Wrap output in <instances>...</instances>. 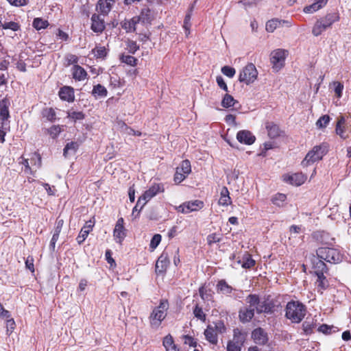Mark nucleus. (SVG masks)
Wrapping results in <instances>:
<instances>
[{
    "label": "nucleus",
    "instance_id": "f257e3e1",
    "mask_svg": "<svg viewBox=\"0 0 351 351\" xmlns=\"http://www.w3.org/2000/svg\"><path fill=\"white\" fill-rule=\"evenodd\" d=\"M169 308V302L167 300H161L158 306L155 307L151 313L149 319V324L153 329H158L162 322L167 316V311Z\"/></svg>",
    "mask_w": 351,
    "mask_h": 351
},
{
    "label": "nucleus",
    "instance_id": "f03ea898",
    "mask_svg": "<svg viewBox=\"0 0 351 351\" xmlns=\"http://www.w3.org/2000/svg\"><path fill=\"white\" fill-rule=\"evenodd\" d=\"M339 20V14L337 12H331L327 14L325 16L318 19L312 29V34L315 36L321 35L328 28H330L332 25Z\"/></svg>",
    "mask_w": 351,
    "mask_h": 351
},
{
    "label": "nucleus",
    "instance_id": "7ed1b4c3",
    "mask_svg": "<svg viewBox=\"0 0 351 351\" xmlns=\"http://www.w3.org/2000/svg\"><path fill=\"white\" fill-rule=\"evenodd\" d=\"M306 315L305 306L299 302H289L286 306V317L293 322L299 323Z\"/></svg>",
    "mask_w": 351,
    "mask_h": 351
},
{
    "label": "nucleus",
    "instance_id": "20e7f679",
    "mask_svg": "<svg viewBox=\"0 0 351 351\" xmlns=\"http://www.w3.org/2000/svg\"><path fill=\"white\" fill-rule=\"evenodd\" d=\"M246 302L250 308H254V313L258 314L269 313L271 311L272 306L266 300H261L258 295L250 294L246 298Z\"/></svg>",
    "mask_w": 351,
    "mask_h": 351
},
{
    "label": "nucleus",
    "instance_id": "39448f33",
    "mask_svg": "<svg viewBox=\"0 0 351 351\" xmlns=\"http://www.w3.org/2000/svg\"><path fill=\"white\" fill-rule=\"evenodd\" d=\"M328 152V146L326 144L315 145L306 155L302 162L304 167H306L322 159Z\"/></svg>",
    "mask_w": 351,
    "mask_h": 351
},
{
    "label": "nucleus",
    "instance_id": "423d86ee",
    "mask_svg": "<svg viewBox=\"0 0 351 351\" xmlns=\"http://www.w3.org/2000/svg\"><path fill=\"white\" fill-rule=\"evenodd\" d=\"M316 254L324 261L335 264L341 262L343 258L340 252L335 248L319 247L317 250Z\"/></svg>",
    "mask_w": 351,
    "mask_h": 351
},
{
    "label": "nucleus",
    "instance_id": "0eeeda50",
    "mask_svg": "<svg viewBox=\"0 0 351 351\" xmlns=\"http://www.w3.org/2000/svg\"><path fill=\"white\" fill-rule=\"evenodd\" d=\"M288 51L282 49H277L271 52L270 62L272 64V68L276 71H280L285 65V62Z\"/></svg>",
    "mask_w": 351,
    "mask_h": 351
},
{
    "label": "nucleus",
    "instance_id": "6e6552de",
    "mask_svg": "<svg viewBox=\"0 0 351 351\" xmlns=\"http://www.w3.org/2000/svg\"><path fill=\"white\" fill-rule=\"evenodd\" d=\"M257 75L258 71L255 66L250 63L247 64L240 72L239 81L248 85L256 80Z\"/></svg>",
    "mask_w": 351,
    "mask_h": 351
},
{
    "label": "nucleus",
    "instance_id": "1a4fd4ad",
    "mask_svg": "<svg viewBox=\"0 0 351 351\" xmlns=\"http://www.w3.org/2000/svg\"><path fill=\"white\" fill-rule=\"evenodd\" d=\"M204 202L199 199L185 202L176 208L178 212L187 214L197 211L204 207Z\"/></svg>",
    "mask_w": 351,
    "mask_h": 351
},
{
    "label": "nucleus",
    "instance_id": "9d476101",
    "mask_svg": "<svg viewBox=\"0 0 351 351\" xmlns=\"http://www.w3.org/2000/svg\"><path fill=\"white\" fill-rule=\"evenodd\" d=\"M165 191L164 186L161 183L154 184L152 185L144 193L141 195V201H143L142 206H144L147 202L157 194L163 193Z\"/></svg>",
    "mask_w": 351,
    "mask_h": 351
},
{
    "label": "nucleus",
    "instance_id": "9b49d317",
    "mask_svg": "<svg viewBox=\"0 0 351 351\" xmlns=\"http://www.w3.org/2000/svg\"><path fill=\"white\" fill-rule=\"evenodd\" d=\"M221 328L225 330V327L222 323L216 324L215 328L211 326H208L204 331V335L206 340L210 343L216 345L218 341L217 330L221 332Z\"/></svg>",
    "mask_w": 351,
    "mask_h": 351
},
{
    "label": "nucleus",
    "instance_id": "f8f14e48",
    "mask_svg": "<svg viewBox=\"0 0 351 351\" xmlns=\"http://www.w3.org/2000/svg\"><path fill=\"white\" fill-rule=\"evenodd\" d=\"M113 237L117 243L121 244L126 237V230L124 228V220L122 217L119 218L113 230Z\"/></svg>",
    "mask_w": 351,
    "mask_h": 351
},
{
    "label": "nucleus",
    "instance_id": "ddd939ff",
    "mask_svg": "<svg viewBox=\"0 0 351 351\" xmlns=\"http://www.w3.org/2000/svg\"><path fill=\"white\" fill-rule=\"evenodd\" d=\"M283 180L285 182L289 183L292 185L300 186L306 180V176L302 173H296L293 174H285L282 176Z\"/></svg>",
    "mask_w": 351,
    "mask_h": 351
},
{
    "label": "nucleus",
    "instance_id": "4468645a",
    "mask_svg": "<svg viewBox=\"0 0 351 351\" xmlns=\"http://www.w3.org/2000/svg\"><path fill=\"white\" fill-rule=\"evenodd\" d=\"M169 264V256L167 252H163L158 258L156 263V272L157 274H163L166 271Z\"/></svg>",
    "mask_w": 351,
    "mask_h": 351
},
{
    "label": "nucleus",
    "instance_id": "2eb2a0df",
    "mask_svg": "<svg viewBox=\"0 0 351 351\" xmlns=\"http://www.w3.org/2000/svg\"><path fill=\"white\" fill-rule=\"evenodd\" d=\"M244 341L243 337H242L241 334L239 332V335L237 333V331L234 330V337L232 341H230L227 345V350L228 351H241V345Z\"/></svg>",
    "mask_w": 351,
    "mask_h": 351
},
{
    "label": "nucleus",
    "instance_id": "dca6fc26",
    "mask_svg": "<svg viewBox=\"0 0 351 351\" xmlns=\"http://www.w3.org/2000/svg\"><path fill=\"white\" fill-rule=\"evenodd\" d=\"M91 29L95 33H101L105 29L104 19L100 15L94 14L91 16Z\"/></svg>",
    "mask_w": 351,
    "mask_h": 351
},
{
    "label": "nucleus",
    "instance_id": "f3484780",
    "mask_svg": "<svg viewBox=\"0 0 351 351\" xmlns=\"http://www.w3.org/2000/svg\"><path fill=\"white\" fill-rule=\"evenodd\" d=\"M324 261L318 256H314L312 260L313 272L316 276L324 274L327 271V267L324 262Z\"/></svg>",
    "mask_w": 351,
    "mask_h": 351
},
{
    "label": "nucleus",
    "instance_id": "a211bd4d",
    "mask_svg": "<svg viewBox=\"0 0 351 351\" xmlns=\"http://www.w3.org/2000/svg\"><path fill=\"white\" fill-rule=\"evenodd\" d=\"M237 140L245 145H252L254 143L256 138L249 130H241L237 134Z\"/></svg>",
    "mask_w": 351,
    "mask_h": 351
},
{
    "label": "nucleus",
    "instance_id": "6ab92c4d",
    "mask_svg": "<svg viewBox=\"0 0 351 351\" xmlns=\"http://www.w3.org/2000/svg\"><path fill=\"white\" fill-rule=\"evenodd\" d=\"M139 19L135 16L130 20H125L121 23V27L127 32H134L139 29Z\"/></svg>",
    "mask_w": 351,
    "mask_h": 351
},
{
    "label": "nucleus",
    "instance_id": "aec40b11",
    "mask_svg": "<svg viewBox=\"0 0 351 351\" xmlns=\"http://www.w3.org/2000/svg\"><path fill=\"white\" fill-rule=\"evenodd\" d=\"M252 337L256 343L260 345L265 344L268 340L267 333L261 328L253 330Z\"/></svg>",
    "mask_w": 351,
    "mask_h": 351
},
{
    "label": "nucleus",
    "instance_id": "412c9836",
    "mask_svg": "<svg viewBox=\"0 0 351 351\" xmlns=\"http://www.w3.org/2000/svg\"><path fill=\"white\" fill-rule=\"evenodd\" d=\"M135 17L139 19V25L141 26L147 27L152 20V12L148 8L143 9L140 15Z\"/></svg>",
    "mask_w": 351,
    "mask_h": 351
},
{
    "label": "nucleus",
    "instance_id": "4be33fe9",
    "mask_svg": "<svg viewBox=\"0 0 351 351\" xmlns=\"http://www.w3.org/2000/svg\"><path fill=\"white\" fill-rule=\"evenodd\" d=\"M254 315V308L245 307L239 312V319L243 323L249 322Z\"/></svg>",
    "mask_w": 351,
    "mask_h": 351
},
{
    "label": "nucleus",
    "instance_id": "5701e85b",
    "mask_svg": "<svg viewBox=\"0 0 351 351\" xmlns=\"http://www.w3.org/2000/svg\"><path fill=\"white\" fill-rule=\"evenodd\" d=\"M59 96L62 100L69 102L73 101L75 98L73 89L69 86H64L60 88Z\"/></svg>",
    "mask_w": 351,
    "mask_h": 351
},
{
    "label": "nucleus",
    "instance_id": "b1692460",
    "mask_svg": "<svg viewBox=\"0 0 351 351\" xmlns=\"http://www.w3.org/2000/svg\"><path fill=\"white\" fill-rule=\"evenodd\" d=\"M265 128L267 130V134L269 138H276L278 136H280L281 131L276 123L274 122H266L265 123Z\"/></svg>",
    "mask_w": 351,
    "mask_h": 351
},
{
    "label": "nucleus",
    "instance_id": "393cba45",
    "mask_svg": "<svg viewBox=\"0 0 351 351\" xmlns=\"http://www.w3.org/2000/svg\"><path fill=\"white\" fill-rule=\"evenodd\" d=\"M328 0H317L316 2L304 8V12L307 14H312L322 8L327 3Z\"/></svg>",
    "mask_w": 351,
    "mask_h": 351
},
{
    "label": "nucleus",
    "instance_id": "a878e982",
    "mask_svg": "<svg viewBox=\"0 0 351 351\" xmlns=\"http://www.w3.org/2000/svg\"><path fill=\"white\" fill-rule=\"evenodd\" d=\"M73 77L78 81H82L86 79L87 76L86 71L79 65H74L72 69Z\"/></svg>",
    "mask_w": 351,
    "mask_h": 351
},
{
    "label": "nucleus",
    "instance_id": "bb28decb",
    "mask_svg": "<svg viewBox=\"0 0 351 351\" xmlns=\"http://www.w3.org/2000/svg\"><path fill=\"white\" fill-rule=\"evenodd\" d=\"M10 101L7 98L3 99L0 104V117L3 122L7 121L10 117L8 107ZM4 124V123H3Z\"/></svg>",
    "mask_w": 351,
    "mask_h": 351
},
{
    "label": "nucleus",
    "instance_id": "cd10ccee",
    "mask_svg": "<svg viewBox=\"0 0 351 351\" xmlns=\"http://www.w3.org/2000/svg\"><path fill=\"white\" fill-rule=\"evenodd\" d=\"M217 290L219 293L228 295L232 293L233 288L230 286L225 280H221L217 285Z\"/></svg>",
    "mask_w": 351,
    "mask_h": 351
},
{
    "label": "nucleus",
    "instance_id": "c85d7f7f",
    "mask_svg": "<svg viewBox=\"0 0 351 351\" xmlns=\"http://www.w3.org/2000/svg\"><path fill=\"white\" fill-rule=\"evenodd\" d=\"M110 9L111 5L108 0H99L97 5V10L104 16L107 15Z\"/></svg>",
    "mask_w": 351,
    "mask_h": 351
},
{
    "label": "nucleus",
    "instance_id": "c756f323",
    "mask_svg": "<svg viewBox=\"0 0 351 351\" xmlns=\"http://www.w3.org/2000/svg\"><path fill=\"white\" fill-rule=\"evenodd\" d=\"M231 199L229 196V191L226 187H223L221 191L219 204L221 206H228L231 204Z\"/></svg>",
    "mask_w": 351,
    "mask_h": 351
},
{
    "label": "nucleus",
    "instance_id": "7c9ffc66",
    "mask_svg": "<svg viewBox=\"0 0 351 351\" xmlns=\"http://www.w3.org/2000/svg\"><path fill=\"white\" fill-rule=\"evenodd\" d=\"M162 343L166 351H178L177 346L171 335H168L164 337Z\"/></svg>",
    "mask_w": 351,
    "mask_h": 351
},
{
    "label": "nucleus",
    "instance_id": "2f4dec72",
    "mask_svg": "<svg viewBox=\"0 0 351 351\" xmlns=\"http://www.w3.org/2000/svg\"><path fill=\"white\" fill-rule=\"evenodd\" d=\"M107 94L108 90L104 86L99 84L93 86L92 95L95 97H105L107 96Z\"/></svg>",
    "mask_w": 351,
    "mask_h": 351
},
{
    "label": "nucleus",
    "instance_id": "473e14b6",
    "mask_svg": "<svg viewBox=\"0 0 351 351\" xmlns=\"http://www.w3.org/2000/svg\"><path fill=\"white\" fill-rule=\"evenodd\" d=\"M282 23H289L287 21L272 19L267 22L265 29L268 32H273L277 27L281 25Z\"/></svg>",
    "mask_w": 351,
    "mask_h": 351
},
{
    "label": "nucleus",
    "instance_id": "72a5a7b5",
    "mask_svg": "<svg viewBox=\"0 0 351 351\" xmlns=\"http://www.w3.org/2000/svg\"><path fill=\"white\" fill-rule=\"evenodd\" d=\"M79 145L76 142H71L66 144L64 148V156L68 157L70 155L74 154L77 150Z\"/></svg>",
    "mask_w": 351,
    "mask_h": 351
},
{
    "label": "nucleus",
    "instance_id": "f704fd0d",
    "mask_svg": "<svg viewBox=\"0 0 351 351\" xmlns=\"http://www.w3.org/2000/svg\"><path fill=\"white\" fill-rule=\"evenodd\" d=\"M236 103H237V101L232 95L226 94L222 99L221 106L223 108H228L234 106Z\"/></svg>",
    "mask_w": 351,
    "mask_h": 351
},
{
    "label": "nucleus",
    "instance_id": "c9c22d12",
    "mask_svg": "<svg viewBox=\"0 0 351 351\" xmlns=\"http://www.w3.org/2000/svg\"><path fill=\"white\" fill-rule=\"evenodd\" d=\"M193 9V5H192L190 8L188 13L185 16L184 20L183 27L185 29V33L186 35H188L190 33L189 29L191 26V19Z\"/></svg>",
    "mask_w": 351,
    "mask_h": 351
},
{
    "label": "nucleus",
    "instance_id": "e433bc0d",
    "mask_svg": "<svg viewBox=\"0 0 351 351\" xmlns=\"http://www.w3.org/2000/svg\"><path fill=\"white\" fill-rule=\"evenodd\" d=\"M238 263L241 264L242 267L249 269L254 265L255 261L249 254H246L243 256L242 261H238Z\"/></svg>",
    "mask_w": 351,
    "mask_h": 351
},
{
    "label": "nucleus",
    "instance_id": "4c0bfd02",
    "mask_svg": "<svg viewBox=\"0 0 351 351\" xmlns=\"http://www.w3.org/2000/svg\"><path fill=\"white\" fill-rule=\"evenodd\" d=\"M176 169L179 171H182V173L188 176L191 172L190 161L188 160H183Z\"/></svg>",
    "mask_w": 351,
    "mask_h": 351
},
{
    "label": "nucleus",
    "instance_id": "58836bf2",
    "mask_svg": "<svg viewBox=\"0 0 351 351\" xmlns=\"http://www.w3.org/2000/svg\"><path fill=\"white\" fill-rule=\"evenodd\" d=\"M49 25V23L47 20H44L41 18H36L33 21V27L37 30L46 28Z\"/></svg>",
    "mask_w": 351,
    "mask_h": 351
},
{
    "label": "nucleus",
    "instance_id": "ea45409f",
    "mask_svg": "<svg viewBox=\"0 0 351 351\" xmlns=\"http://www.w3.org/2000/svg\"><path fill=\"white\" fill-rule=\"evenodd\" d=\"M286 199L287 197L285 194L278 193L272 197L271 202L274 204L280 207L283 206V204L285 202Z\"/></svg>",
    "mask_w": 351,
    "mask_h": 351
},
{
    "label": "nucleus",
    "instance_id": "a19ab883",
    "mask_svg": "<svg viewBox=\"0 0 351 351\" xmlns=\"http://www.w3.org/2000/svg\"><path fill=\"white\" fill-rule=\"evenodd\" d=\"M120 60L122 62L125 63L130 66H135L137 62V59L130 55H121Z\"/></svg>",
    "mask_w": 351,
    "mask_h": 351
},
{
    "label": "nucleus",
    "instance_id": "79ce46f5",
    "mask_svg": "<svg viewBox=\"0 0 351 351\" xmlns=\"http://www.w3.org/2000/svg\"><path fill=\"white\" fill-rule=\"evenodd\" d=\"M79 58L77 56L73 54H67L64 58V65L69 66L71 64L77 65Z\"/></svg>",
    "mask_w": 351,
    "mask_h": 351
},
{
    "label": "nucleus",
    "instance_id": "37998d69",
    "mask_svg": "<svg viewBox=\"0 0 351 351\" xmlns=\"http://www.w3.org/2000/svg\"><path fill=\"white\" fill-rule=\"evenodd\" d=\"M330 120V118L328 115H323L317 121L316 125L318 128H324L329 123Z\"/></svg>",
    "mask_w": 351,
    "mask_h": 351
},
{
    "label": "nucleus",
    "instance_id": "c03bdc74",
    "mask_svg": "<svg viewBox=\"0 0 351 351\" xmlns=\"http://www.w3.org/2000/svg\"><path fill=\"white\" fill-rule=\"evenodd\" d=\"M194 316L202 322H205L206 314L204 313L202 308L196 305L193 309Z\"/></svg>",
    "mask_w": 351,
    "mask_h": 351
},
{
    "label": "nucleus",
    "instance_id": "a18cd8bd",
    "mask_svg": "<svg viewBox=\"0 0 351 351\" xmlns=\"http://www.w3.org/2000/svg\"><path fill=\"white\" fill-rule=\"evenodd\" d=\"M317 279L316 283L317 284V287L322 290L326 289L328 286V283L324 275H317Z\"/></svg>",
    "mask_w": 351,
    "mask_h": 351
},
{
    "label": "nucleus",
    "instance_id": "49530a36",
    "mask_svg": "<svg viewBox=\"0 0 351 351\" xmlns=\"http://www.w3.org/2000/svg\"><path fill=\"white\" fill-rule=\"evenodd\" d=\"M67 117L75 122L78 120H82L84 118V114L82 112L70 111L68 112Z\"/></svg>",
    "mask_w": 351,
    "mask_h": 351
},
{
    "label": "nucleus",
    "instance_id": "de8ad7c7",
    "mask_svg": "<svg viewBox=\"0 0 351 351\" xmlns=\"http://www.w3.org/2000/svg\"><path fill=\"white\" fill-rule=\"evenodd\" d=\"M2 27L4 29H11L16 32L20 29V25L18 23L14 21L4 22L3 23Z\"/></svg>",
    "mask_w": 351,
    "mask_h": 351
},
{
    "label": "nucleus",
    "instance_id": "09e8293b",
    "mask_svg": "<svg viewBox=\"0 0 351 351\" xmlns=\"http://www.w3.org/2000/svg\"><path fill=\"white\" fill-rule=\"evenodd\" d=\"M43 115L47 120L53 121L56 119V112L53 108H46L43 111Z\"/></svg>",
    "mask_w": 351,
    "mask_h": 351
},
{
    "label": "nucleus",
    "instance_id": "8fccbe9b",
    "mask_svg": "<svg viewBox=\"0 0 351 351\" xmlns=\"http://www.w3.org/2000/svg\"><path fill=\"white\" fill-rule=\"evenodd\" d=\"M161 239L162 237L160 234H156L154 235L149 244V247L152 249V250H155L158 247L161 241Z\"/></svg>",
    "mask_w": 351,
    "mask_h": 351
},
{
    "label": "nucleus",
    "instance_id": "3c124183",
    "mask_svg": "<svg viewBox=\"0 0 351 351\" xmlns=\"http://www.w3.org/2000/svg\"><path fill=\"white\" fill-rule=\"evenodd\" d=\"M221 240V235L220 234L213 233L207 237V242L208 245L219 242Z\"/></svg>",
    "mask_w": 351,
    "mask_h": 351
},
{
    "label": "nucleus",
    "instance_id": "603ef678",
    "mask_svg": "<svg viewBox=\"0 0 351 351\" xmlns=\"http://www.w3.org/2000/svg\"><path fill=\"white\" fill-rule=\"evenodd\" d=\"M221 73L228 77H232L235 75L236 71L233 67L224 66L221 68Z\"/></svg>",
    "mask_w": 351,
    "mask_h": 351
},
{
    "label": "nucleus",
    "instance_id": "864d4df0",
    "mask_svg": "<svg viewBox=\"0 0 351 351\" xmlns=\"http://www.w3.org/2000/svg\"><path fill=\"white\" fill-rule=\"evenodd\" d=\"M334 90L338 98L341 97L343 90V85L339 82H333Z\"/></svg>",
    "mask_w": 351,
    "mask_h": 351
},
{
    "label": "nucleus",
    "instance_id": "5fc2aeb1",
    "mask_svg": "<svg viewBox=\"0 0 351 351\" xmlns=\"http://www.w3.org/2000/svg\"><path fill=\"white\" fill-rule=\"evenodd\" d=\"M139 49L138 45L136 44V41L134 40H128L127 42V49L131 53H134Z\"/></svg>",
    "mask_w": 351,
    "mask_h": 351
},
{
    "label": "nucleus",
    "instance_id": "6e6d98bb",
    "mask_svg": "<svg viewBox=\"0 0 351 351\" xmlns=\"http://www.w3.org/2000/svg\"><path fill=\"white\" fill-rule=\"evenodd\" d=\"M62 129L59 125H53L48 130L49 135L55 138L61 132Z\"/></svg>",
    "mask_w": 351,
    "mask_h": 351
},
{
    "label": "nucleus",
    "instance_id": "4d7b16f0",
    "mask_svg": "<svg viewBox=\"0 0 351 351\" xmlns=\"http://www.w3.org/2000/svg\"><path fill=\"white\" fill-rule=\"evenodd\" d=\"M346 131V125L336 126V128H335L336 134L343 139H346L347 138V136L345 135Z\"/></svg>",
    "mask_w": 351,
    "mask_h": 351
},
{
    "label": "nucleus",
    "instance_id": "13d9d810",
    "mask_svg": "<svg viewBox=\"0 0 351 351\" xmlns=\"http://www.w3.org/2000/svg\"><path fill=\"white\" fill-rule=\"evenodd\" d=\"M12 5L21 7L26 5L28 0H7Z\"/></svg>",
    "mask_w": 351,
    "mask_h": 351
},
{
    "label": "nucleus",
    "instance_id": "bf43d9fd",
    "mask_svg": "<svg viewBox=\"0 0 351 351\" xmlns=\"http://www.w3.org/2000/svg\"><path fill=\"white\" fill-rule=\"evenodd\" d=\"M261 0H240L239 3H242L245 8H247L254 5H256Z\"/></svg>",
    "mask_w": 351,
    "mask_h": 351
},
{
    "label": "nucleus",
    "instance_id": "052dcab7",
    "mask_svg": "<svg viewBox=\"0 0 351 351\" xmlns=\"http://www.w3.org/2000/svg\"><path fill=\"white\" fill-rule=\"evenodd\" d=\"M187 176L184 174V173H180L179 171L176 169V173L174 175V181L176 183H180L182 182Z\"/></svg>",
    "mask_w": 351,
    "mask_h": 351
},
{
    "label": "nucleus",
    "instance_id": "680f3d73",
    "mask_svg": "<svg viewBox=\"0 0 351 351\" xmlns=\"http://www.w3.org/2000/svg\"><path fill=\"white\" fill-rule=\"evenodd\" d=\"M217 85L223 90L228 92V86L223 78L221 76H217L216 78Z\"/></svg>",
    "mask_w": 351,
    "mask_h": 351
},
{
    "label": "nucleus",
    "instance_id": "e2e57ef3",
    "mask_svg": "<svg viewBox=\"0 0 351 351\" xmlns=\"http://www.w3.org/2000/svg\"><path fill=\"white\" fill-rule=\"evenodd\" d=\"M88 235V233H86L85 230H82L81 229L80 234H78V236L76 239L77 242L80 245L82 244L85 241V239L87 238Z\"/></svg>",
    "mask_w": 351,
    "mask_h": 351
},
{
    "label": "nucleus",
    "instance_id": "0e129e2a",
    "mask_svg": "<svg viewBox=\"0 0 351 351\" xmlns=\"http://www.w3.org/2000/svg\"><path fill=\"white\" fill-rule=\"evenodd\" d=\"M26 268L29 269L32 272L34 271V259L32 256H28L25 261Z\"/></svg>",
    "mask_w": 351,
    "mask_h": 351
},
{
    "label": "nucleus",
    "instance_id": "69168bd1",
    "mask_svg": "<svg viewBox=\"0 0 351 351\" xmlns=\"http://www.w3.org/2000/svg\"><path fill=\"white\" fill-rule=\"evenodd\" d=\"M184 340V343L188 344L191 347H196V341H194L193 338L189 335H184L183 337Z\"/></svg>",
    "mask_w": 351,
    "mask_h": 351
},
{
    "label": "nucleus",
    "instance_id": "338daca9",
    "mask_svg": "<svg viewBox=\"0 0 351 351\" xmlns=\"http://www.w3.org/2000/svg\"><path fill=\"white\" fill-rule=\"evenodd\" d=\"M7 331L12 332L15 327V322L12 318H8L6 322Z\"/></svg>",
    "mask_w": 351,
    "mask_h": 351
},
{
    "label": "nucleus",
    "instance_id": "774afa93",
    "mask_svg": "<svg viewBox=\"0 0 351 351\" xmlns=\"http://www.w3.org/2000/svg\"><path fill=\"white\" fill-rule=\"evenodd\" d=\"M95 56L97 58L104 57L106 54V49L104 47H97L95 49Z\"/></svg>",
    "mask_w": 351,
    "mask_h": 351
}]
</instances>
